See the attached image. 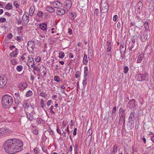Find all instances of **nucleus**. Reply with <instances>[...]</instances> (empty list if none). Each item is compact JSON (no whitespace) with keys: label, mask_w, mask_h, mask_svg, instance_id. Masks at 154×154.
Returning <instances> with one entry per match:
<instances>
[{"label":"nucleus","mask_w":154,"mask_h":154,"mask_svg":"<svg viewBox=\"0 0 154 154\" xmlns=\"http://www.w3.org/2000/svg\"><path fill=\"white\" fill-rule=\"evenodd\" d=\"M18 54V49L17 48H15V49L13 51V52L10 53V56L11 57H16Z\"/></svg>","instance_id":"15"},{"label":"nucleus","mask_w":154,"mask_h":154,"mask_svg":"<svg viewBox=\"0 0 154 154\" xmlns=\"http://www.w3.org/2000/svg\"><path fill=\"white\" fill-rule=\"evenodd\" d=\"M128 68L127 66H125L124 68V72L125 73H127L128 71Z\"/></svg>","instance_id":"41"},{"label":"nucleus","mask_w":154,"mask_h":154,"mask_svg":"<svg viewBox=\"0 0 154 154\" xmlns=\"http://www.w3.org/2000/svg\"><path fill=\"white\" fill-rule=\"evenodd\" d=\"M27 64L29 68H30L35 65L33 59L31 57H29L27 61Z\"/></svg>","instance_id":"6"},{"label":"nucleus","mask_w":154,"mask_h":154,"mask_svg":"<svg viewBox=\"0 0 154 154\" xmlns=\"http://www.w3.org/2000/svg\"><path fill=\"white\" fill-rule=\"evenodd\" d=\"M125 116L122 117L121 116L119 120V123L122 124V122H123L124 124H125Z\"/></svg>","instance_id":"27"},{"label":"nucleus","mask_w":154,"mask_h":154,"mask_svg":"<svg viewBox=\"0 0 154 154\" xmlns=\"http://www.w3.org/2000/svg\"><path fill=\"white\" fill-rule=\"evenodd\" d=\"M151 22V21L149 20H147L145 22L144 24V27L146 30L147 31H149V24Z\"/></svg>","instance_id":"13"},{"label":"nucleus","mask_w":154,"mask_h":154,"mask_svg":"<svg viewBox=\"0 0 154 154\" xmlns=\"http://www.w3.org/2000/svg\"><path fill=\"white\" fill-rule=\"evenodd\" d=\"M88 73V69L87 66H86L84 68V76H87Z\"/></svg>","instance_id":"24"},{"label":"nucleus","mask_w":154,"mask_h":154,"mask_svg":"<svg viewBox=\"0 0 154 154\" xmlns=\"http://www.w3.org/2000/svg\"><path fill=\"white\" fill-rule=\"evenodd\" d=\"M135 102L134 100L132 99L129 102L128 106L131 109H134L135 106Z\"/></svg>","instance_id":"8"},{"label":"nucleus","mask_w":154,"mask_h":154,"mask_svg":"<svg viewBox=\"0 0 154 154\" xmlns=\"http://www.w3.org/2000/svg\"><path fill=\"white\" fill-rule=\"evenodd\" d=\"M39 26L40 28L42 30L45 31L47 32V25L45 23H42L40 24Z\"/></svg>","instance_id":"17"},{"label":"nucleus","mask_w":154,"mask_h":154,"mask_svg":"<svg viewBox=\"0 0 154 154\" xmlns=\"http://www.w3.org/2000/svg\"><path fill=\"white\" fill-rule=\"evenodd\" d=\"M136 79L139 81H141V74H137L135 77Z\"/></svg>","instance_id":"26"},{"label":"nucleus","mask_w":154,"mask_h":154,"mask_svg":"<svg viewBox=\"0 0 154 154\" xmlns=\"http://www.w3.org/2000/svg\"><path fill=\"white\" fill-rule=\"evenodd\" d=\"M23 106L24 107L25 109H27L29 107V105L26 102L24 103L23 105Z\"/></svg>","instance_id":"49"},{"label":"nucleus","mask_w":154,"mask_h":154,"mask_svg":"<svg viewBox=\"0 0 154 154\" xmlns=\"http://www.w3.org/2000/svg\"><path fill=\"white\" fill-rule=\"evenodd\" d=\"M11 63L14 65H15L17 63V62L15 59H13L11 60Z\"/></svg>","instance_id":"40"},{"label":"nucleus","mask_w":154,"mask_h":154,"mask_svg":"<svg viewBox=\"0 0 154 154\" xmlns=\"http://www.w3.org/2000/svg\"><path fill=\"white\" fill-rule=\"evenodd\" d=\"M124 45L123 44H122L120 45V52L121 53L122 52H125V48H124Z\"/></svg>","instance_id":"32"},{"label":"nucleus","mask_w":154,"mask_h":154,"mask_svg":"<svg viewBox=\"0 0 154 154\" xmlns=\"http://www.w3.org/2000/svg\"><path fill=\"white\" fill-rule=\"evenodd\" d=\"M32 68H33V70L36 71L38 72H39L40 71V69L38 68L37 66H36L35 64V65L33 66Z\"/></svg>","instance_id":"37"},{"label":"nucleus","mask_w":154,"mask_h":154,"mask_svg":"<svg viewBox=\"0 0 154 154\" xmlns=\"http://www.w3.org/2000/svg\"><path fill=\"white\" fill-rule=\"evenodd\" d=\"M34 152L36 153H38V149L37 148H36L34 149Z\"/></svg>","instance_id":"63"},{"label":"nucleus","mask_w":154,"mask_h":154,"mask_svg":"<svg viewBox=\"0 0 154 154\" xmlns=\"http://www.w3.org/2000/svg\"><path fill=\"white\" fill-rule=\"evenodd\" d=\"M56 11L57 14L58 15H62L65 13L64 10L62 8H58Z\"/></svg>","instance_id":"11"},{"label":"nucleus","mask_w":154,"mask_h":154,"mask_svg":"<svg viewBox=\"0 0 154 154\" xmlns=\"http://www.w3.org/2000/svg\"><path fill=\"white\" fill-rule=\"evenodd\" d=\"M99 12V10L98 9L96 8L94 12V15H96V16H97L98 15V14Z\"/></svg>","instance_id":"45"},{"label":"nucleus","mask_w":154,"mask_h":154,"mask_svg":"<svg viewBox=\"0 0 154 154\" xmlns=\"http://www.w3.org/2000/svg\"><path fill=\"white\" fill-rule=\"evenodd\" d=\"M23 69V66L21 65H19L17 66L16 68L18 72H20L22 71V69Z\"/></svg>","instance_id":"38"},{"label":"nucleus","mask_w":154,"mask_h":154,"mask_svg":"<svg viewBox=\"0 0 154 154\" xmlns=\"http://www.w3.org/2000/svg\"><path fill=\"white\" fill-rule=\"evenodd\" d=\"M35 60L36 62H39L41 61V58L40 57L37 56L35 57Z\"/></svg>","instance_id":"42"},{"label":"nucleus","mask_w":154,"mask_h":154,"mask_svg":"<svg viewBox=\"0 0 154 154\" xmlns=\"http://www.w3.org/2000/svg\"><path fill=\"white\" fill-rule=\"evenodd\" d=\"M78 144L77 143H76L75 144V146L74 148V151L78 150Z\"/></svg>","instance_id":"52"},{"label":"nucleus","mask_w":154,"mask_h":154,"mask_svg":"<svg viewBox=\"0 0 154 154\" xmlns=\"http://www.w3.org/2000/svg\"><path fill=\"white\" fill-rule=\"evenodd\" d=\"M88 62V60L87 59V55L85 54H84V57L83 58V63L84 64L87 65Z\"/></svg>","instance_id":"22"},{"label":"nucleus","mask_w":154,"mask_h":154,"mask_svg":"<svg viewBox=\"0 0 154 154\" xmlns=\"http://www.w3.org/2000/svg\"><path fill=\"white\" fill-rule=\"evenodd\" d=\"M24 55H25V54H23V55L22 56H21V57H20V60H22V61H23V60H24L25 59V58L23 56Z\"/></svg>","instance_id":"60"},{"label":"nucleus","mask_w":154,"mask_h":154,"mask_svg":"<svg viewBox=\"0 0 154 154\" xmlns=\"http://www.w3.org/2000/svg\"><path fill=\"white\" fill-rule=\"evenodd\" d=\"M10 48L13 51H14L13 49L16 48L15 46L14 45H11L10 47Z\"/></svg>","instance_id":"56"},{"label":"nucleus","mask_w":154,"mask_h":154,"mask_svg":"<svg viewBox=\"0 0 154 154\" xmlns=\"http://www.w3.org/2000/svg\"><path fill=\"white\" fill-rule=\"evenodd\" d=\"M148 79V74L145 73L144 74H141V81L147 80Z\"/></svg>","instance_id":"14"},{"label":"nucleus","mask_w":154,"mask_h":154,"mask_svg":"<svg viewBox=\"0 0 154 154\" xmlns=\"http://www.w3.org/2000/svg\"><path fill=\"white\" fill-rule=\"evenodd\" d=\"M87 76H84V79L82 81V84L83 86H85L87 84Z\"/></svg>","instance_id":"34"},{"label":"nucleus","mask_w":154,"mask_h":154,"mask_svg":"<svg viewBox=\"0 0 154 154\" xmlns=\"http://www.w3.org/2000/svg\"><path fill=\"white\" fill-rule=\"evenodd\" d=\"M33 94L32 91L31 90H29L27 91L26 94V96L27 97H28L32 96Z\"/></svg>","instance_id":"28"},{"label":"nucleus","mask_w":154,"mask_h":154,"mask_svg":"<svg viewBox=\"0 0 154 154\" xmlns=\"http://www.w3.org/2000/svg\"><path fill=\"white\" fill-rule=\"evenodd\" d=\"M54 109V106H51L49 109V112L50 113L53 114H55L53 110Z\"/></svg>","instance_id":"36"},{"label":"nucleus","mask_w":154,"mask_h":154,"mask_svg":"<svg viewBox=\"0 0 154 154\" xmlns=\"http://www.w3.org/2000/svg\"><path fill=\"white\" fill-rule=\"evenodd\" d=\"M39 95L44 98H46L47 97V94H46L45 93L42 92L40 93Z\"/></svg>","instance_id":"35"},{"label":"nucleus","mask_w":154,"mask_h":154,"mask_svg":"<svg viewBox=\"0 0 154 154\" xmlns=\"http://www.w3.org/2000/svg\"><path fill=\"white\" fill-rule=\"evenodd\" d=\"M35 8L34 6H32L30 8L29 11V15L30 16H32L34 11Z\"/></svg>","instance_id":"23"},{"label":"nucleus","mask_w":154,"mask_h":154,"mask_svg":"<svg viewBox=\"0 0 154 154\" xmlns=\"http://www.w3.org/2000/svg\"><path fill=\"white\" fill-rule=\"evenodd\" d=\"M6 19L4 17H2L0 18V22L3 23L5 22Z\"/></svg>","instance_id":"47"},{"label":"nucleus","mask_w":154,"mask_h":154,"mask_svg":"<svg viewBox=\"0 0 154 154\" xmlns=\"http://www.w3.org/2000/svg\"><path fill=\"white\" fill-rule=\"evenodd\" d=\"M17 40L19 42L21 41V38L20 36H17Z\"/></svg>","instance_id":"54"},{"label":"nucleus","mask_w":154,"mask_h":154,"mask_svg":"<svg viewBox=\"0 0 154 154\" xmlns=\"http://www.w3.org/2000/svg\"><path fill=\"white\" fill-rule=\"evenodd\" d=\"M46 10L50 13H53L55 11V10L53 8L49 6H47L46 7Z\"/></svg>","instance_id":"20"},{"label":"nucleus","mask_w":154,"mask_h":154,"mask_svg":"<svg viewBox=\"0 0 154 154\" xmlns=\"http://www.w3.org/2000/svg\"><path fill=\"white\" fill-rule=\"evenodd\" d=\"M57 132L59 134H61V132L60 130L59 129V128L58 126H57Z\"/></svg>","instance_id":"55"},{"label":"nucleus","mask_w":154,"mask_h":154,"mask_svg":"<svg viewBox=\"0 0 154 154\" xmlns=\"http://www.w3.org/2000/svg\"><path fill=\"white\" fill-rule=\"evenodd\" d=\"M23 145L22 141L20 139H9L4 143L3 147L7 152L12 154L22 150Z\"/></svg>","instance_id":"1"},{"label":"nucleus","mask_w":154,"mask_h":154,"mask_svg":"<svg viewBox=\"0 0 154 154\" xmlns=\"http://www.w3.org/2000/svg\"><path fill=\"white\" fill-rule=\"evenodd\" d=\"M60 77L57 76H56L54 77V80L57 82H59L60 81Z\"/></svg>","instance_id":"44"},{"label":"nucleus","mask_w":154,"mask_h":154,"mask_svg":"<svg viewBox=\"0 0 154 154\" xmlns=\"http://www.w3.org/2000/svg\"><path fill=\"white\" fill-rule=\"evenodd\" d=\"M37 15L38 17L42 18L43 16V13L41 11H39L37 13Z\"/></svg>","instance_id":"43"},{"label":"nucleus","mask_w":154,"mask_h":154,"mask_svg":"<svg viewBox=\"0 0 154 154\" xmlns=\"http://www.w3.org/2000/svg\"><path fill=\"white\" fill-rule=\"evenodd\" d=\"M52 101L51 100H49L47 103V106L49 107L51 104Z\"/></svg>","instance_id":"51"},{"label":"nucleus","mask_w":154,"mask_h":154,"mask_svg":"<svg viewBox=\"0 0 154 154\" xmlns=\"http://www.w3.org/2000/svg\"><path fill=\"white\" fill-rule=\"evenodd\" d=\"M70 15L71 16V19L72 20H74L76 16V14L75 12H71L70 13Z\"/></svg>","instance_id":"33"},{"label":"nucleus","mask_w":154,"mask_h":154,"mask_svg":"<svg viewBox=\"0 0 154 154\" xmlns=\"http://www.w3.org/2000/svg\"><path fill=\"white\" fill-rule=\"evenodd\" d=\"M27 86V84L24 82L21 83L19 85L20 89L21 91L24 90Z\"/></svg>","instance_id":"16"},{"label":"nucleus","mask_w":154,"mask_h":154,"mask_svg":"<svg viewBox=\"0 0 154 154\" xmlns=\"http://www.w3.org/2000/svg\"><path fill=\"white\" fill-rule=\"evenodd\" d=\"M68 33L71 35L72 33V31L71 29L69 28L68 29Z\"/></svg>","instance_id":"64"},{"label":"nucleus","mask_w":154,"mask_h":154,"mask_svg":"<svg viewBox=\"0 0 154 154\" xmlns=\"http://www.w3.org/2000/svg\"><path fill=\"white\" fill-rule=\"evenodd\" d=\"M22 19L24 21L26 22V24H27L29 21V16L26 15H23L22 17Z\"/></svg>","instance_id":"21"},{"label":"nucleus","mask_w":154,"mask_h":154,"mask_svg":"<svg viewBox=\"0 0 154 154\" xmlns=\"http://www.w3.org/2000/svg\"><path fill=\"white\" fill-rule=\"evenodd\" d=\"M36 45L35 42L34 41H29L27 43V49L30 52L33 51L34 49L35 48V45Z\"/></svg>","instance_id":"4"},{"label":"nucleus","mask_w":154,"mask_h":154,"mask_svg":"<svg viewBox=\"0 0 154 154\" xmlns=\"http://www.w3.org/2000/svg\"><path fill=\"white\" fill-rule=\"evenodd\" d=\"M109 8V6L106 0H102L100 7V11L102 13L107 12Z\"/></svg>","instance_id":"3"},{"label":"nucleus","mask_w":154,"mask_h":154,"mask_svg":"<svg viewBox=\"0 0 154 154\" xmlns=\"http://www.w3.org/2000/svg\"><path fill=\"white\" fill-rule=\"evenodd\" d=\"M49 132L50 135H52L53 134V131L51 129H50V130L49 131Z\"/></svg>","instance_id":"59"},{"label":"nucleus","mask_w":154,"mask_h":154,"mask_svg":"<svg viewBox=\"0 0 154 154\" xmlns=\"http://www.w3.org/2000/svg\"><path fill=\"white\" fill-rule=\"evenodd\" d=\"M64 56V54L63 51H61L59 53V57L60 58H63Z\"/></svg>","instance_id":"39"},{"label":"nucleus","mask_w":154,"mask_h":154,"mask_svg":"<svg viewBox=\"0 0 154 154\" xmlns=\"http://www.w3.org/2000/svg\"><path fill=\"white\" fill-rule=\"evenodd\" d=\"M144 57V54H141L138 55L137 60V63H140L141 62L142 60Z\"/></svg>","instance_id":"19"},{"label":"nucleus","mask_w":154,"mask_h":154,"mask_svg":"<svg viewBox=\"0 0 154 154\" xmlns=\"http://www.w3.org/2000/svg\"><path fill=\"white\" fill-rule=\"evenodd\" d=\"M5 8L8 10H10L12 8V5L11 3H8L5 6Z\"/></svg>","instance_id":"30"},{"label":"nucleus","mask_w":154,"mask_h":154,"mask_svg":"<svg viewBox=\"0 0 154 154\" xmlns=\"http://www.w3.org/2000/svg\"><path fill=\"white\" fill-rule=\"evenodd\" d=\"M134 113L135 112L134 110L131 112L128 119L129 122L134 120L135 119Z\"/></svg>","instance_id":"12"},{"label":"nucleus","mask_w":154,"mask_h":154,"mask_svg":"<svg viewBox=\"0 0 154 154\" xmlns=\"http://www.w3.org/2000/svg\"><path fill=\"white\" fill-rule=\"evenodd\" d=\"M20 94L19 92H17L15 93L14 94V97L17 98L18 97H20Z\"/></svg>","instance_id":"46"},{"label":"nucleus","mask_w":154,"mask_h":154,"mask_svg":"<svg viewBox=\"0 0 154 154\" xmlns=\"http://www.w3.org/2000/svg\"><path fill=\"white\" fill-rule=\"evenodd\" d=\"M42 150L45 152L47 153V148L45 146H43L42 148Z\"/></svg>","instance_id":"50"},{"label":"nucleus","mask_w":154,"mask_h":154,"mask_svg":"<svg viewBox=\"0 0 154 154\" xmlns=\"http://www.w3.org/2000/svg\"><path fill=\"white\" fill-rule=\"evenodd\" d=\"M53 5L54 7L58 8L59 7H60L61 3L59 1L54 2H53Z\"/></svg>","instance_id":"18"},{"label":"nucleus","mask_w":154,"mask_h":154,"mask_svg":"<svg viewBox=\"0 0 154 154\" xmlns=\"http://www.w3.org/2000/svg\"><path fill=\"white\" fill-rule=\"evenodd\" d=\"M2 103L4 108H9L13 103L12 97L8 94L4 95L2 98Z\"/></svg>","instance_id":"2"},{"label":"nucleus","mask_w":154,"mask_h":154,"mask_svg":"<svg viewBox=\"0 0 154 154\" xmlns=\"http://www.w3.org/2000/svg\"><path fill=\"white\" fill-rule=\"evenodd\" d=\"M9 131V130L8 129H5L3 128H0V137L7 134V132H8Z\"/></svg>","instance_id":"9"},{"label":"nucleus","mask_w":154,"mask_h":154,"mask_svg":"<svg viewBox=\"0 0 154 154\" xmlns=\"http://www.w3.org/2000/svg\"><path fill=\"white\" fill-rule=\"evenodd\" d=\"M13 36V35L11 33H9L8 35V38H11Z\"/></svg>","instance_id":"58"},{"label":"nucleus","mask_w":154,"mask_h":154,"mask_svg":"<svg viewBox=\"0 0 154 154\" xmlns=\"http://www.w3.org/2000/svg\"><path fill=\"white\" fill-rule=\"evenodd\" d=\"M8 79L6 76L0 77V88L4 87L7 83Z\"/></svg>","instance_id":"5"},{"label":"nucleus","mask_w":154,"mask_h":154,"mask_svg":"<svg viewBox=\"0 0 154 154\" xmlns=\"http://www.w3.org/2000/svg\"><path fill=\"white\" fill-rule=\"evenodd\" d=\"M115 145H114V146L113 148V150L110 153V154H115Z\"/></svg>","instance_id":"61"},{"label":"nucleus","mask_w":154,"mask_h":154,"mask_svg":"<svg viewBox=\"0 0 154 154\" xmlns=\"http://www.w3.org/2000/svg\"><path fill=\"white\" fill-rule=\"evenodd\" d=\"M142 4L141 2H139L137 3V6L138 7V9H140V8H141V6H142Z\"/></svg>","instance_id":"53"},{"label":"nucleus","mask_w":154,"mask_h":154,"mask_svg":"<svg viewBox=\"0 0 154 154\" xmlns=\"http://www.w3.org/2000/svg\"><path fill=\"white\" fill-rule=\"evenodd\" d=\"M44 103L45 101L43 100V99H41V102L40 103V105L41 107L45 111V110L44 109Z\"/></svg>","instance_id":"31"},{"label":"nucleus","mask_w":154,"mask_h":154,"mask_svg":"<svg viewBox=\"0 0 154 154\" xmlns=\"http://www.w3.org/2000/svg\"><path fill=\"white\" fill-rule=\"evenodd\" d=\"M65 3L64 8L68 11L72 6V2L70 0H67L66 1Z\"/></svg>","instance_id":"7"},{"label":"nucleus","mask_w":154,"mask_h":154,"mask_svg":"<svg viewBox=\"0 0 154 154\" xmlns=\"http://www.w3.org/2000/svg\"><path fill=\"white\" fill-rule=\"evenodd\" d=\"M125 111L122 108H120L119 110V113L121 116L123 117L125 116Z\"/></svg>","instance_id":"25"},{"label":"nucleus","mask_w":154,"mask_h":154,"mask_svg":"<svg viewBox=\"0 0 154 154\" xmlns=\"http://www.w3.org/2000/svg\"><path fill=\"white\" fill-rule=\"evenodd\" d=\"M76 131L77 129L76 128H75L74 129V131L73 132V134L74 135H76Z\"/></svg>","instance_id":"57"},{"label":"nucleus","mask_w":154,"mask_h":154,"mask_svg":"<svg viewBox=\"0 0 154 154\" xmlns=\"http://www.w3.org/2000/svg\"><path fill=\"white\" fill-rule=\"evenodd\" d=\"M43 70L42 73L44 74L43 76H45L46 74V68L44 66H43Z\"/></svg>","instance_id":"48"},{"label":"nucleus","mask_w":154,"mask_h":154,"mask_svg":"<svg viewBox=\"0 0 154 154\" xmlns=\"http://www.w3.org/2000/svg\"><path fill=\"white\" fill-rule=\"evenodd\" d=\"M26 116L27 119L30 121H31L33 119V117L29 113H26Z\"/></svg>","instance_id":"29"},{"label":"nucleus","mask_w":154,"mask_h":154,"mask_svg":"<svg viewBox=\"0 0 154 154\" xmlns=\"http://www.w3.org/2000/svg\"><path fill=\"white\" fill-rule=\"evenodd\" d=\"M33 133L35 135H37L38 134V132L37 130H35L33 131Z\"/></svg>","instance_id":"62"},{"label":"nucleus","mask_w":154,"mask_h":154,"mask_svg":"<svg viewBox=\"0 0 154 154\" xmlns=\"http://www.w3.org/2000/svg\"><path fill=\"white\" fill-rule=\"evenodd\" d=\"M147 38V35L146 32H144L141 34L140 36V39L142 42L146 41Z\"/></svg>","instance_id":"10"}]
</instances>
